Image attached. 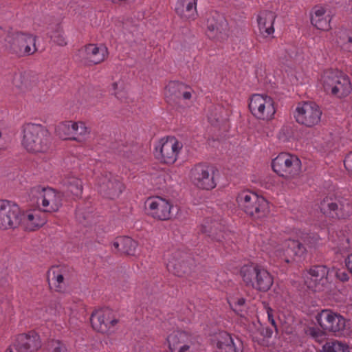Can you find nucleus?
Instances as JSON below:
<instances>
[{
    "instance_id": "nucleus-4",
    "label": "nucleus",
    "mask_w": 352,
    "mask_h": 352,
    "mask_svg": "<svg viewBox=\"0 0 352 352\" xmlns=\"http://www.w3.org/2000/svg\"><path fill=\"white\" fill-rule=\"evenodd\" d=\"M319 81L326 92H329L339 98L348 96L352 91L349 77L336 69L324 70L320 75Z\"/></svg>"
},
{
    "instance_id": "nucleus-27",
    "label": "nucleus",
    "mask_w": 352,
    "mask_h": 352,
    "mask_svg": "<svg viewBox=\"0 0 352 352\" xmlns=\"http://www.w3.org/2000/svg\"><path fill=\"white\" fill-rule=\"evenodd\" d=\"M241 345V340L236 338L235 341L228 332L221 331L219 333L217 346L221 352H239Z\"/></svg>"
},
{
    "instance_id": "nucleus-5",
    "label": "nucleus",
    "mask_w": 352,
    "mask_h": 352,
    "mask_svg": "<svg viewBox=\"0 0 352 352\" xmlns=\"http://www.w3.org/2000/svg\"><path fill=\"white\" fill-rule=\"evenodd\" d=\"M236 201L239 207L254 219H263L270 214L269 202L263 196L250 190L239 192Z\"/></svg>"
},
{
    "instance_id": "nucleus-17",
    "label": "nucleus",
    "mask_w": 352,
    "mask_h": 352,
    "mask_svg": "<svg viewBox=\"0 0 352 352\" xmlns=\"http://www.w3.org/2000/svg\"><path fill=\"white\" fill-rule=\"evenodd\" d=\"M90 320L93 329L101 333H110L113 332L114 327L119 322L113 311L109 308L99 309L93 312Z\"/></svg>"
},
{
    "instance_id": "nucleus-21",
    "label": "nucleus",
    "mask_w": 352,
    "mask_h": 352,
    "mask_svg": "<svg viewBox=\"0 0 352 352\" xmlns=\"http://www.w3.org/2000/svg\"><path fill=\"white\" fill-rule=\"evenodd\" d=\"M329 269L326 265H315L309 270L311 281L308 287L315 292H324L329 284L328 274Z\"/></svg>"
},
{
    "instance_id": "nucleus-41",
    "label": "nucleus",
    "mask_w": 352,
    "mask_h": 352,
    "mask_svg": "<svg viewBox=\"0 0 352 352\" xmlns=\"http://www.w3.org/2000/svg\"><path fill=\"white\" fill-rule=\"evenodd\" d=\"M47 352H67V349L62 341L52 340L47 344Z\"/></svg>"
},
{
    "instance_id": "nucleus-53",
    "label": "nucleus",
    "mask_w": 352,
    "mask_h": 352,
    "mask_svg": "<svg viewBox=\"0 0 352 352\" xmlns=\"http://www.w3.org/2000/svg\"><path fill=\"white\" fill-rule=\"evenodd\" d=\"M348 42L352 43V36H349L348 38Z\"/></svg>"
},
{
    "instance_id": "nucleus-44",
    "label": "nucleus",
    "mask_w": 352,
    "mask_h": 352,
    "mask_svg": "<svg viewBox=\"0 0 352 352\" xmlns=\"http://www.w3.org/2000/svg\"><path fill=\"white\" fill-rule=\"evenodd\" d=\"M194 93L193 89L189 86L184 84L182 91H181V97L185 100H189L192 98Z\"/></svg>"
},
{
    "instance_id": "nucleus-24",
    "label": "nucleus",
    "mask_w": 352,
    "mask_h": 352,
    "mask_svg": "<svg viewBox=\"0 0 352 352\" xmlns=\"http://www.w3.org/2000/svg\"><path fill=\"white\" fill-rule=\"evenodd\" d=\"M197 340V336L190 331L176 329L171 331L166 338L168 347L171 351Z\"/></svg>"
},
{
    "instance_id": "nucleus-45",
    "label": "nucleus",
    "mask_w": 352,
    "mask_h": 352,
    "mask_svg": "<svg viewBox=\"0 0 352 352\" xmlns=\"http://www.w3.org/2000/svg\"><path fill=\"white\" fill-rule=\"evenodd\" d=\"M265 309L267 314L268 321L270 322L274 329L276 330L277 327L274 317V310L269 306H265Z\"/></svg>"
},
{
    "instance_id": "nucleus-28",
    "label": "nucleus",
    "mask_w": 352,
    "mask_h": 352,
    "mask_svg": "<svg viewBox=\"0 0 352 352\" xmlns=\"http://www.w3.org/2000/svg\"><path fill=\"white\" fill-rule=\"evenodd\" d=\"M331 16L326 14V10L322 7L314 8L311 14V23L317 29L327 31L330 27Z\"/></svg>"
},
{
    "instance_id": "nucleus-46",
    "label": "nucleus",
    "mask_w": 352,
    "mask_h": 352,
    "mask_svg": "<svg viewBox=\"0 0 352 352\" xmlns=\"http://www.w3.org/2000/svg\"><path fill=\"white\" fill-rule=\"evenodd\" d=\"M258 331H259L260 334L264 338H270L273 333V331L272 329L267 327H264L262 324H260Z\"/></svg>"
},
{
    "instance_id": "nucleus-33",
    "label": "nucleus",
    "mask_w": 352,
    "mask_h": 352,
    "mask_svg": "<svg viewBox=\"0 0 352 352\" xmlns=\"http://www.w3.org/2000/svg\"><path fill=\"white\" fill-rule=\"evenodd\" d=\"M56 135L63 140H74L73 121L67 120L59 123L56 128Z\"/></svg>"
},
{
    "instance_id": "nucleus-42",
    "label": "nucleus",
    "mask_w": 352,
    "mask_h": 352,
    "mask_svg": "<svg viewBox=\"0 0 352 352\" xmlns=\"http://www.w3.org/2000/svg\"><path fill=\"white\" fill-rule=\"evenodd\" d=\"M300 238L304 243L310 248H315L320 240V236L316 234H304Z\"/></svg>"
},
{
    "instance_id": "nucleus-14",
    "label": "nucleus",
    "mask_w": 352,
    "mask_h": 352,
    "mask_svg": "<svg viewBox=\"0 0 352 352\" xmlns=\"http://www.w3.org/2000/svg\"><path fill=\"white\" fill-rule=\"evenodd\" d=\"M77 56L85 65L93 66L103 63L109 52L103 44L89 43L78 50Z\"/></svg>"
},
{
    "instance_id": "nucleus-8",
    "label": "nucleus",
    "mask_w": 352,
    "mask_h": 352,
    "mask_svg": "<svg viewBox=\"0 0 352 352\" xmlns=\"http://www.w3.org/2000/svg\"><path fill=\"white\" fill-rule=\"evenodd\" d=\"M248 107L252 116L261 120H271L276 113L274 99L267 94H252L249 99Z\"/></svg>"
},
{
    "instance_id": "nucleus-3",
    "label": "nucleus",
    "mask_w": 352,
    "mask_h": 352,
    "mask_svg": "<svg viewBox=\"0 0 352 352\" xmlns=\"http://www.w3.org/2000/svg\"><path fill=\"white\" fill-rule=\"evenodd\" d=\"M239 274L245 286L259 292H268L274 284V277L263 266L248 263L241 266Z\"/></svg>"
},
{
    "instance_id": "nucleus-35",
    "label": "nucleus",
    "mask_w": 352,
    "mask_h": 352,
    "mask_svg": "<svg viewBox=\"0 0 352 352\" xmlns=\"http://www.w3.org/2000/svg\"><path fill=\"white\" fill-rule=\"evenodd\" d=\"M64 186L68 192L76 197H80L82 194V182L74 176H69L64 181Z\"/></svg>"
},
{
    "instance_id": "nucleus-12",
    "label": "nucleus",
    "mask_w": 352,
    "mask_h": 352,
    "mask_svg": "<svg viewBox=\"0 0 352 352\" xmlns=\"http://www.w3.org/2000/svg\"><path fill=\"white\" fill-rule=\"evenodd\" d=\"M320 209L329 217L344 219L352 212V205L346 199L325 197L320 202Z\"/></svg>"
},
{
    "instance_id": "nucleus-51",
    "label": "nucleus",
    "mask_w": 352,
    "mask_h": 352,
    "mask_svg": "<svg viewBox=\"0 0 352 352\" xmlns=\"http://www.w3.org/2000/svg\"><path fill=\"white\" fill-rule=\"evenodd\" d=\"M346 266L352 273V254H349L346 259Z\"/></svg>"
},
{
    "instance_id": "nucleus-20",
    "label": "nucleus",
    "mask_w": 352,
    "mask_h": 352,
    "mask_svg": "<svg viewBox=\"0 0 352 352\" xmlns=\"http://www.w3.org/2000/svg\"><path fill=\"white\" fill-rule=\"evenodd\" d=\"M321 328L326 331L340 333L345 329L346 320L340 314L330 309H323L316 316Z\"/></svg>"
},
{
    "instance_id": "nucleus-43",
    "label": "nucleus",
    "mask_w": 352,
    "mask_h": 352,
    "mask_svg": "<svg viewBox=\"0 0 352 352\" xmlns=\"http://www.w3.org/2000/svg\"><path fill=\"white\" fill-rule=\"evenodd\" d=\"M198 346L199 342L198 340H196L195 342L184 345L172 352H198Z\"/></svg>"
},
{
    "instance_id": "nucleus-18",
    "label": "nucleus",
    "mask_w": 352,
    "mask_h": 352,
    "mask_svg": "<svg viewBox=\"0 0 352 352\" xmlns=\"http://www.w3.org/2000/svg\"><path fill=\"white\" fill-rule=\"evenodd\" d=\"M99 192L109 199L118 197L124 190V185L122 181L111 173H106L97 179Z\"/></svg>"
},
{
    "instance_id": "nucleus-11",
    "label": "nucleus",
    "mask_w": 352,
    "mask_h": 352,
    "mask_svg": "<svg viewBox=\"0 0 352 352\" xmlns=\"http://www.w3.org/2000/svg\"><path fill=\"white\" fill-rule=\"evenodd\" d=\"M74 275V269L68 265H54L48 270L47 279L55 292L63 293Z\"/></svg>"
},
{
    "instance_id": "nucleus-48",
    "label": "nucleus",
    "mask_w": 352,
    "mask_h": 352,
    "mask_svg": "<svg viewBox=\"0 0 352 352\" xmlns=\"http://www.w3.org/2000/svg\"><path fill=\"white\" fill-rule=\"evenodd\" d=\"M112 89L113 91V94L118 98H120L122 96L121 94L122 90V83L120 82H115L112 84Z\"/></svg>"
},
{
    "instance_id": "nucleus-26",
    "label": "nucleus",
    "mask_w": 352,
    "mask_h": 352,
    "mask_svg": "<svg viewBox=\"0 0 352 352\" xmlns=\"http://www.w3.org/2000/svg\"><path fill=\"white\" fill-rule=\"evenodd\" d=\"M23 221L26 230L34 231L46 223L47 214L45 211L38 207V208L28 210L24 216Z\"/></svg>"
},
{
    "instance_id": "nucleus-31",
    "label": "nucleus",
    "mask_w": 352,
    "mask_h": 352,
    "mask_svg": "<svg viewBox=\"0 0 352 352\" xmlns=\"http://www.w3.org/2000/svg\"><path fill=\"white\" fill-rule=\"evenodd\" d=\"M48 29L47 34L52 42L58 46H65L67 44V38L60 23L50 25Z\"/></svg>"
},
{
    "instance_id": "nucleus-6",
    "label": "nucleus",
    "mask_w": 352,
    "mask_h": 352,
    "mask_svg": "<svg viewBox=\"0 0 352 352\" xmlns=\"http://www.w3.org/2000/svg\"><path fill=\"white\" fill-rule=\"evenodd\" d=\"M183 144L175 136H166L155 143L153 154L162 164H173L178 159Z\"/></svg>"
},
{
    "instance_id": "nucleus-49",
    "label": "nucleus",
    "mask_w": 352,
    "mask_h": 352,
    "mask_svg": "<svg viewBox=\"0 0 352 352\" xmlns=\"http://www.w3.org/2000/svg\"><path fill=\"white\" fill-rule=\"evenodd\" d=\"M336 277L342 282L349 280L348 274L344 270H338L336 272Z\"/></svg>"
},
{
    "instance_id": "nucleus-36",
    "label": "nucleus",
    "mask_w": 352,
    "mask_h": 352,
    "mask_svg": "<svg viewBox=\"0 0 352 352\" xmlns=\"http://www.w3.org/2000/svg\"><path fill=\"white\" fill-rule=\"evenodd\" d=\"M184 87V83L178 81H170L166 86L164 96L168 100H174L181 98V91Z\"/></svg>"
},
{
    "instance_id": "nucleus-22",
    "label": "nucleus",
    "mask_w": 352,
    "mask_h": 352,
    "mask_svg": "<svg viewBox=\"0 0 352 352\" xmlns=\"http://www.w3.org/2000/svg\"><path fill=\"white\" fill-rule=\"evenodd\" d=\"M41 346L40 336L34 331L18 335L14 343L17 352H36Z\"/></svg>"
},
{
    "instance_id": "nucleus-47",
    "label": "nucleus",
    "mask_w": 352,
    "mask_h": 352,
    "mask_svg": "<svg viewBox=\"0 0 352 352\" xmlns=\"http://www.w3.org/2000/svg\"><path fill=\"white\" fill-rule=\"evenodd\" d=\"M344 165L347 171L352 175V151L346 156Z\"/></svg>"
},
{
    "instance_id": "nucleus-50",
    "label": "nucleus",
    "mask_w": 352,
    "mask_h": 352,
    "mask_svg": "<svg viewBox=\"0 0 352 352\" xmlns=\"http://www.w3.org/2000/svg\"><path fill=\"white\" fill-rule=\"evenodd\" d=\"M309 333L313 338H315L316 339H318L320 337L322 336L321 331L315 328L310 329Z\"/></svg>"
},
{
    "instance_id": "nucleus-29",
    "label": "nucleus",
    "mask_w": 352,
    "mask_h": 352,
    "mask_svg": "<svg viewBox=\"0 0 352 352\" xmlns=\"http://www.w3.org/2000/svg\"><path fill=\"white\" fill-rule=\"evenodd\" d=\"M112 246L118 252L134 255L138 243L129 236H118L112 243Z\"/></svg>"
},
{
    "instance_id": "nucleus-40",
    "label": "nucleus",
    "mask_w": 352,
    "mask_h": 352,
    "mask_svg": "<svg viewBox=\"0 0 352 352\" xmlns=\"http://www.w3.org/2000/svg\"><path fill=\"white\" fill-rule=\"evenodd\" d=\"M13 85L22 91L29 90L31 87L29 76L25 74L16 75L13 79Z\"/></svg>"
},
{
    "instance_id": "nucleus-23",
    "label": "nucleus",
    "mask_w": 352,
    "mask_h": 352,
    "mask_svg": "<svg viewBox=\"0 0 352 352\" xmlns=\"http://www.w3.org/2000/svg\"><path fill=\"white\" fill-rule=\"evenodd\" d=\"M198 0H176L174 10L180 19L191 22L198 17Z\"/></svg>"
},
{
    "instance_id": "nucleus-37",
    "label": "nucleus",
    "mask_w": 352,
    "mask_h": 352,
    "mask_svg": "<svg viewBox=\"0 0 352 352\" xmlns=\"http://www.w3.org/2000/svg\"><path fill=\"white\" fill-rule=\"evenodd\" d=\"M285 247H287L289 252L292 255V259L294 256H303L307 252L305 247L301 243L291 239L285 240Z\"/></svg>"
},
{
    "instance_id": "nucleus-52",
    "label": "nucleus",
    "mask_w": 352,
    "mask_h": 352,
    "mask_svg": "<svg viewBox=\"0 0 352 352\" xmlns=\"http://www.w3.org/2000/svg\"><path fill=\"white\" fill-rule=\"evenodd\" d=\"M245 303V300L243 298H239L236 302H235V307L236 305L241 307V306H243Z\"/></svg>"
},
{
    "instance_id": "nucleus-39",
    "label": "nucleus",
    "mask_w": 352,
    "mask_h": 352,
    "mask_svg": "<svg viewBox=\"0 0 352 352\" xmlns=\"http://www.w3.org/2000/svg\"><path fill=\"white\" fill-rule=\"evenodd\" d=\"M322 352H349V346L337 340L329 341L322 346Z\"/></svg>"
},
{
    "instance_id": "nucleus-38",
    "label": "nucleus",
    "mask_w": 352,
    "mask_h": 352,
    "mask_svg": "<svg viewBox=\"0 0 352 352\" xmlns=\"http://www.w3.org/2000/svg\"><path fill=\"white\" fill-rule=\"evenodd\" d=\"M218 226L219 223L217 221L206 219L205 223L201 225L200 232L212 236L217 241H221V237L217 232ZM222 238H223V236H222Z\"/></svg>"
},
{
    "instance_id": "nucleus-2",
    "label": "nucleus",
    "mask_w": 352,
    "mask_h": 352,
    "mask_svg": "<svg viewBox=\"0 0 352 352\" xmlns=\"http://www.w3.org/2000/svg\"><path fill=\"white\" fill-rule=\"evenodd\" d=\"M38 36L29 32L10 30L5 37L7 52L17 58L29 56L38 51Z\"/></svg>"
},
{
    "instance_id": "nucleus-15",
    "label": "nucleus",
    "mask_w": 352,
    "mask_h": 352,
    "mask_svg": "<svg viewBox=\"0 0 352 352\" xmlns=\"http://www.w3.org/2000/svg\"><path fill=\"white\" fill-rule=\"evenodd\" d=\"M208 36L218 42H224L228 38V23L226 18L217 12H211L206 21Z\"/></svg>"
},
{
    "instance_id": "nucleus-10",
    "label": "nucleus",
    "mask_w": 352,
    "mask_h": 352,
    "mask_svg": "<svg viewBox=\"0 0 352 352\" xmlns=\"http://www.w3.org/2000/svg\"><path fill=\"white\" fill-rule=\"evenodd\" d=\"M217 169L207 164H196L190 170L192 183L199 188L212 190L217 186L215 179Z\"/></svg>"
},
{
    "instance_id": "nucleus-32",
    "label": "nucleus",
    "mask_w": 352,
    "mask_h": 352,
    "mask_svg": "<svg viewBox=\"0 0 352 352\" xmlns=\"http://www.w3.org/2000/svg\"><path fill=\"white\" fill-rule=\"evenodd\" d=\"M269 254L274 261L289 263L292 260V255L289 252L287 247H285V241L281 244L275 246Z\"/></svg>"
},
{
    "instance_id": "nucleus-13",
    "label": "nucleus",
    "mask_w": 352,
    "mask_h": 352,
    "mask_svg": "<svg viewBox=\"0 0 352 352\" xmlns=\"http://www.w3.org/2000/svg\"><path fill=\"white\" fill-rule=\"evenodd\" d=\"M19 206L6 199H0V230H14L21 222Z\"/></svg>"
},
{
    "instance_id": "nucleus-19",
    "label": "nucleus",
    "mask_w": 352,
    "mask_h": 352,
    "mask_svg": "<svg viewBox=\"0 0 352 352\" xmlns=\"http://www.w3.org/2000/svg\"><path fill=\"white\" fill-rule=\"evenodd\" d=\"M148 214L159 221H168L172 217L173 204L161 197H150L146 201Z\"/></svg>"
},
{
    "instance_id": "nucleus-30",
    "label": "nucleus",
    "mask_w": 352,
    "mask_h": 352,
    "mask_svg": "<svg viewBox=\"0 0 352 352\" xmlns=\"http://www.w3.org/2000/svg\"><path fill=\"white\" fill-rule=\"evenodd\" d=\"M168 270L177 276H182L188 270V266L179 252H175L166 263Z\"/></svg>"
},
{
    "instance_id": "nucleus-9",
    "label": "nucleus",
    "mask_w": 352,
    "mask_h": 352,
    "mask_svg": "<svg viewBox=\"0 0 352 352\" xmlns=\"http://www.w3.org/2000/svg\"><path fill=\"white\" fill-rule=\"evenodd\" d=\"M322 114V110L316 103L303 102L298 104L294 117L298 124L311 128L320 122Z\"/></svg>"
},
{
    "instance_id": "nucleus-34",
    "label": "nucleus",
    "mask_w": 352,
    "mask_h": 352,
    "mask_svg": "<svg viewBox=\"0 0 352 352\" xmlns=\"http://www.w3.org/2000/svg\"><path fill=\"white\" fill-rule=\"evenodd\" d=\"M74 141L82 143L85 141L91 133V129L82 121H73Z\"/></svg>"
},
{
    "instance_id": "nucleus-16",
    "label": "nucleus",
    "mask_w": 352,
    "mask_h": 352,
    "mask_svg": "<svg viewBox=\"0 0 352 352\" xmlns=\"http://www.w3.org/2000/svg\"><path fill=\"white\" fill-rule=\"evenodd\" d=\"M36 204L46 213H53L59 210L63 205V194L51 188H38L36 190Z\"/></svg>"
},
{
    "instance_id": "nucleus-1",
    "label": "nucleus",
    "mask_w": 352,
    "mask_h": 352,
    "mask_svg": "<svg viewBox=\"0 0 352 352\" xmlns=\"http://www.w3.org/2000/svg\"><path fill=\"white\" fill-rule=\"evenodd\" d=\"M21 145L30 153H47L51 148L52 135L41 124L25 123L21 127Z\"/></svg>"
},
{
    "instance_id": "nucleus-7",
    "label": "nucleus",
    "mask_w": 352,
    "mask_h": 352,
    "mask_svg": "<svg viewBox=\"0 0 352 352\" xmlns=\"http://www.w3.org/2000/svg\"><path fill=\"white\" fill-rule=\"evenodd\" d=\"M301 161L295 155L280 153L272 161V168L278 176L286 179L298 177L301 172Z\"/></svg>"
},
{
    "instance_id": "nucleus-25",
    "label": "nucleus",
    "mask_w": 352,
    "mask_h": 352,
    "mask_svg": "<svg viewBox=\"0 0 352 352\" xmlns=\"http://www.w3.org/2000/svg\"><path fill=\"white\" fill-rule=\"evenodd\" d=\"M276 19V13L270 10H262L257 15L258 30L263 38L274 37Z\"/></svg>"
},
{
    "instance_id": "nucleus-54",
    "label": "nucleus",
    "mask_w": 352,
    "mask_h": 352,
    "mask_svg": "<svg viewBox=\"0 0 352 352\" xmlns=\"http://www.w3.org/2000/svg\"><path fill=\"white\" fill-rule=\"evenodd\" d=\"M256 338H257V337H256V336H253V339H254H254H256Z\"/></svg>"
}]
</instances>
